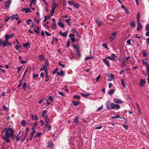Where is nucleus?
Returning <instances> with one entry per match:
<instances>
[{"label":"nucleus","mask_w":149,"mask_h":149,"mask_svg":"<svg viewBox=\"0 0 149 149\" xmlns=\"http://www.w3.org/2000/svg\"><path fill=\"white\" fill-rule=\"evenodd\" d=\"M130 26L133 28H134L135 27V24L134 21H133L131 22Z\"/></svg>","instance_id":"32"},{"label":"nucleus","mask_w":149,"mask_h":149,"mask_svg":"<svg viewBox=\"0 0 149 149\" xmlns=\"http://www.w3.org/2000/svg\"><path fill=\"white\" fill-rule=\"evenodd\" d=\"M56 28V23H53V25L52 26V28L53 30H54Z\"/></svg>","instance_id":"30"},{"label":"nucleus","mask_w":149,"mask_h":149,"mask_svg":"<svg viewBox=\"0 0 149 149\" xmlns=\"http://www.w3.org/2000/svg\"><path fill=\"white\" fill-rule=\"evenodd\" d=\"M79 102H75L74 101H73L72 103L75 106H77L78 105L79 103Z\"/></svg>","instance_id":"42"},{"label":"nucleus","mask_w":149,"mask_h":149,"mask_svg":"<svg viewBox=\"0 0 149 149\" xmlns=\"http://www.w3.org/2000/svg\"><path fill=\"white\" fill-rule=\"evenodd\" d=\"M13 36H14V34L13 33H12L9 35L6 34L5 35V38H6V37L8 38V40L9 38H12Z\"/></svg>","instance_id":"18"},{"label":"nucleus","mask_w":149,"mask_h":149,"mask_svg":"<svg viewBox=\"0 0 149 149\" xmlns=\"http://www.w3.org/2000/svg\"><path fill=\"white\" fill-rule=\"evenodd\" d=\"M47 111L46 110H44L42 113V116L43 118H45L46 116H45V114L47 113Z\"/></svg>","instance_id":"45"},{"label":"nucleus","mask_w":149,"mask_h":149,"mask_svg":"<svg viewBox=\"0 0 149 149\" xmlns=\"http://www.w3.org/2000/svg\"><path fill=\"white\" fill-rule=\"evenodd\" d=\"M46 74L45 81H47L49 79V77L48 75V72L45 73Z\"/></svg>","instance_id":"40"},{"label":"nucleus","mask_w":149,"mask_h":149,"mask_svg":"<svg viewBox=\"0 0 149 149\" xmlns=\"http://www.w3.org/2000/svg\"><path fill=\"white\" fill-rule=\"evenodd\" d=\"M138 24L137 26V30L138 31H139L142 28V25L140 23V21L139 22H137Z\"/></svg>","instance_id":"13"},{"label":"nucleus","mask_w":149,"mask_h":149,"mask_svg":"<svg viewBox=\"0 0 149 149\" xmlns=\"http://www.w3.org/2000/svg\"><path fill=\"white\" fill-rule=\"evenodd\" d=\"M73 5L77 8H78L79 7V4L75 2H74Z\"/></svg>","instance_id":"35"},{"label":"nucleus","mask_w":149,"mask_h":149,"mask_svg":"<svg viewBox=\"0 0 149 149\" xmlns=\"http://www.w3.org/2000/svg\"><path fill=\"white\" fill-rule=\"evenodd\" d=\"M31 117L32 120H38V117L36 115L34 116L32 114L31 115Z\"/></svg>","instance_id":"22"},{"label":"nucleus","mask_w":149,"mask_h":149,"mask_svg":"<svg viewBox=\"0 0 149 149\" xmlns=\"http://www.w3.org/2000/svg\"><path fill=\"white\" fill-rule=\"evenodd\" d=\"M91 58H92V57H91L87 56L85 58V61H86L87 60V59H91Z\"/></svg>","instance_id":"63"},{"label":"nucleus","mask_w":149,"mask_h":149,"mask_svg":"<svg viewBox=\"0 0 149 149\" xmlns=\"http://www.w3.org/2000/svg\"><path fill=\"white\" fill-rule=\"evenodd\" d=\"M111 103H110V101H108L106 102V108L109 110L111 109Z\"/></svg>","instance_id":"6"},{"label":"nucleus","mask_w":149,"mask_h":149,"mask_svg":"<svg viewBox=\"0 0 149 149\" xmlns=\"http://www.w3.org/2000/svg\"><path fill=\"white\" fill-rule=\"evenodd\" d=\"M11 2V1L10 0H8L5 2V5L4 6L5 7V8H4V9H6L8 8L9 7V6H10V3Z\"/></svg>","instance_id":"4"},{"label":"nucleus","mask_w":149,"mask_h":149,"mask_svg":"<svg viewBox=\"0 0 149 149\" xmlns=\"http://www.w3.org/2000/svg\"><path fill=\"white\" fill-rule=\"evenodd\" d=\"M58 70V68H56L54 70H53L52 72L53 74H55L56 73V72Z\"/></svg>","instance_id":"58"},{"label":"nucleus","mask_w":149,"mask_h":149,"mask_svg":"<svg viewBox=\"0 0 149 149\" xmlns=\"http://www.w3.org/2000/svg\"><path fill=\"white\" fill-rule=\"evenodd\" d=\"M19 132H20V131ZM19 133L20 132H19L18 134L16 137H15V139H16V140H15V141H18V140H19V136H18Z\"/></svg>","instance_id":"49"},{"label":"nucleus","mask_w":149,"mask_h":149,"mask_svg":"<svg viewBox=\"0 0 149 149\" xmlns=\"http://www.w3.org/2000/svg\"><path fill=\"white\" fill-rule=\"evenodd\" d=\"M56 73L58 76L60 75L61 76H64L65 75V73L62 70H61L60 72H57Z\"/></svg>","instance_id":"15"},{"label":"nucleus","mask_w":149,"mask_h":149,"mask_svg":"<svg viewBox=\"0 0 149 149\" xmlns=\"http://www.w3.org/2000/svg\"><path fill=\"white\" fill-rule=\"evenodd\" d=\"M137 22H139L140 21V13L138 12L137 14Z\"/></svg>","instance_id":"26"},{"label":"nucleus","mask_w":149,"mask_h":149,"mask_svg":"<svg viewBox=\"0 0 149 149\" xmlns=\"http://www.w3.org/2000/svg\"><path fill=\"white\" fill-rule=\"evenodd\" d=\"M23 47L28 49V48L30 47L29 42L24 44Z\"/></svg>","instance_id":"21"},{"label":"nucleus","mask_w":149,"mask_h":149,"mask_svg":"<svg viewBox=\"0 0 149 149\" xmlns=\"http://www.w3.org/2000/svg\"><path fill=\"white\" fill-rule=\"evenodd\" d=\"M22 80H23V79L22 80H19V82L20 83L17 86L18 88H19L22 85Z\"/></svg>","instance_id":"53"},{"label":"nucleus","mask_w":149,"mask_h":149,"mask_svg":"<svg viewBox=\"0 0 149 149\" xmlns=\"http://www.w3.org/2000/svg\"><path fill=\"white\" fill-rule=\"evenodd\" d=\"M58 25L60 26L62 28H63V27H64V24H63V23H61V22L60 21L58 22Z\"/></svg>","instance_id":"37"},{"label":"nucleus","mask_w":149,"mask_h":149,"mask_svg":"<svg viewBox=\"0 0 149 149\" xmlns=\"http://www.w3.org/2000/svg\"><path fill=\"white\" fill-rule=\"evenodd\" d=\"M107 76L109 77L107 79V80L108 81H111L114 78V76L112 74H110L107 75Z\"/></svg>","instance_id":"7"},{"label":"nucleus","mask_w":149,"mask_h":149,"mask_svg":"<svg viewBox=\"0 0 149 149\" xmlns=\"http://www.w3.org/2000/svg\"><path fill=\"white\" fill-rule=\"evenodd\" d=\"M45 102L46 103L47 105H50L51 104V103L49 101V100L48 99H46L45 100Z\"/></svg>","instance_id":"46"},{"label":"nucleus","mask_w":149,"mask_h":149,"mask_svg":"<svg viewBox=\"0 0 149 149\" xmlns=\"http://www.w3.org/2000/svg\"><path fill=\"white\" fill-rule=\"evenodd\" d=\"M115 91V90L114 89L110 90L108 92V94L110 95H112V94L114 93Z\"/></svg>","instance_id":"24"},{"label":"nucleus","mask_w":149,"mask_h":149,"mask_svg":"<svg viewBox=\"0 0 149 149\" xmlns=\"http://www.w3.org/2000/svg\"><path fill=\"white\" fill-rule=\"evenodd\" d=\"M57 4L55 3L54 2L52 6V9L55 10L56 7L57 6Z\"/></svg>","instance_id":"23"},{"label":"nucleus","mask_w":149,"mask_h":149,"mask_svg":"<svg viewBox=\"0 0 149 149\" xmlns=\"http://www.w3.org/2000/svg\"><path fill=\"white\" fill-rule=\"evenodd\" d=\"M143 56V57H146L147 56V51L146 50H143L142 52Z\"/></svg>","instance_id":"33"},{"label":"nucleus","mask_w":149,"mask_h":149,"mask_svg":"<svg viewBox=\"0 0 149 149\" xmlns=\"http://www.w3.org/2000/svg\"><path fill=\"white\" fill-rule=\"evenodd\" d=\"M146 29L147 31L149 30V24H147L146 26Z\"/></svg>","instance_id":"55"},{"label":"nucleus","mask_w":149,"mask_h":149,"mask_svg":"<svg viewBox=\"0 0 149 149\" xmlns=\"http://www.w3.org/2000/svg\"><path fill=\"white\" fill-rule=\"evenodd\" d=\"M121 83L122 85L123 86L124 88H125L126 87V85L125 84V83L124 82V81L123 79H122L121 80Z\"/></svg>","instance_id":"27"},{"label":"nucleus","mask_w":149,"mask_h":149,"mask_svg":"<svg viewBox=\"0 0 149 149\" xmlns=\"http://www.w3.org/2000/svg\"><path fill=\"white\" fill-rule=\"evenodd\" d=\"M45 129L47 130V132L50 130L51 129V127L50 125L47 124H45Z\"/></svg>","instance_id":"12"},{"label":"nucleus","mask_w":149,"mask_h":149,"mask_svg":"<svg viewBox=\"0 0 149 149\" xmlns=\"http://www.w3.org/2000/svg\"><path fill=\"white\" fill-rule=\"evenodd\" d=\"M58 65L61 66L63 68H64L65 67V65H64L61 64L60 61L58 62Z\"/></svg>","instance_id":"47"},{"label":"nucleus","mask_w":149,"mask_h":149,"mask_svg":"<svg viewBox=\"0 0 149 149\" xmlns=\"http://www.w3.org/2000/svg\"><path fill=\"white\" fill-rule=\"evenodd\" d=\"M146 81L145 79H141L140 80V84L141 86H142L146 83Z\"/></svg>","instance_id":"17"},{"label":"nucleus","mask_w":149,"mask_h":149,"mask_svg":"<svg viewBox=\"0 0 149 149\" xmlns=\"http://www.w3.org/2000/svg\"><path fill=\"white\" fill-rule=\"evenodd\" d=\"M11 20H13L14 19H15L16 20L18 21L19 19V17H18L17 14H15L13 15L12 16L10 17Z\"/></svg>","instance_id":"9"},{"label":"nucleus","mask_w":149,"mask_h":149,"mask_svg":"<svg viewBox=\"0 0 149 149\" xmlns=\"http://www.w3.org/2000/svg\"><path fill=\"white\" fill-rule=\"evenodd\" d=\"M2 108L3 110L6 111H8L9 109L7 107H6L4 105L3 106Z\"/></svg>","instance_id":"43"},{"label":"nucleus","mask_w":149,"mask_h":149,"mask_svg":"<svg viewBox=\"0 0 149 149\" xmlns=\"http://www.w3.org/2000/svg\"><path fill=\"white\" fill-rule=\"evenodd\" d=\"M52 40L53 41H54V42H57L58 41V39L56 38H55L53 37L52 39Z\"/></svg>","instance_id":"51"},{"label":"nucleus","mask_w":149,"mask_h":149,"mask_svg":"<svg viewBox=\"0 0 149 149\" xmlns=\"http://www.w3.org/2000/svg\"><path fill=\"white\" fill-rule=\"evenodd\" d=\"M22 125L23 126H24L25 125L26 122L25 120H22L21 122Z\"/></svg>","instance_id":"52"},{"label":"nucleus","mask_w":149,"mask_h":149,"mask_svg":"<svg viewBox=\"0 0 149 149\" xmlns=\"http://www.w3.org/2000/svg\"><path fill=\"white\" fill-rule=\"evenodd\" d=\"M38 75L37 74H33V78H36L38 77Z\"/></svg>","instance_id":"56"},{"label":"nucleus","mask_w":149,"mask_h":149,"mask_svg":"<svg viewBox=\"0 0 149 149\" xmlns=\"http://www.w3.org/2000/svg\"><path fill=\"white\" fill-rule=\"evenodd\" d=\"M59 33L62 36H63L64 37H66L67 35V32H64L63 33L61 31H60L59 32Z\"/></svg>","instance_id":"16"},{"label":"nucleus","mask_w":149,"mask_h":149,"mask_svg":"<svg viewBox=\"0 0 149 149\" xmlns=\"http://www.w3.org/2000/svg\"><path fill=\"white\" fill-rule=\"evenodd\" d=\"M102 45L105 48H108L107 45L106 43H104L102 44Z\"/></svg>","instance_id":"50"},{"label":"nucleus","mask_w":149,"mask_h":149,"mask_svg":"<svg viewBox=\"0 0 149 149\" xmlns=\"http://www.w3.org/2000/svg\"><path fill=\"white\" fill-rule=\"evenodd\" d=\"M74 2L73 1H68V3L70 5H73Z\"/></svg>","instance_id":"54"},{"label":"nucleus","mask_w":149,"mask_h":149,"mask_svg":"<svg viewBox=\"0 0 149 149\" xmlns=\"http://www.w3.org/2000/svg\"><path fill=\"white\" fill-rule=\"evenodd\" d=\"M116 37V36H114V37L113 38L112 36H111L109 38V39H111V41L112 42L113 41V40L114 39V38Z\"/></svg>","instance_id":"62"},{"label":"nucleus","mask_w":149,"mask_h":149,"mask_svg":"<svg viewBox=\"0 0 149 149\" xmlns=\"http://www.w3.org/2000/svg\"><path fill=\"white\" fill-rule=\"evenodd\" d=\"M77 55L79 56H81V55L79 51V49H77Z\"/></svg>","instance_id":"61"},{"label":"nucleus","mask_w":149,"mask_h":149,"mask_svg":"<svg viewBox=\"0 0 149 149\" xmlns=\"http://www.w3.org/2000/svg\"><path fill=\"white\" fill-rule=\"evenodd\" d=\"M111 109H115L116 110L119 109L120 107V106L118 104H115L113 103H111Z\"/></svg>","instance_id":"3"},{"label":"nucleus","mask_w":149,"mask_h":149,"mask_svg":"<svg viewBox=\"0 0 149 149\" xmlns=\"http://www.w3.org/2000/svg\"><path fill=\"white\" fill-rule=\"evenodd\" d=\"M95 22L98 26H100L102 25V23L98 19H96L95 20Z\"/></svg>","instance_id":"19"},{"label":"nucleus","mask_w":149,"mask_h":149,"mask_svg":"<svg viewBox=\"0 0 149 149\" xmlns=\"http://www.w3.org/2000/svg\"><path fill=\"white\" fill-rule=\"evenodd\" d=\"M5 131V133L4 135L2 136V139L5 141L7 143L10 142L9 138L11 135L13 133V131L11 128H5L3 131Z\"/></svg>","instance_id":"1"},{"label":"nucleus","mask_w":149,"mask_h":149,"mask_svg":"<svg viewBox=\"0 0 149 149\" xmlns=\"http://www.w3.org/2000/svg\"><path fill=\"white\" fill-rule=\"evenodd\" d=\"M22 11H25V13H29L31 12V10H30V8H23L22 9Z\"/></svg>","instance_id":"14"},{"label":"nucleus","mask_w":149,"mask_h":149,"mask_svg":"<svg viewBox=\"0 0 149 149\" xmlns=\"http://www.w3.org/2000/svg\"><path fill=\"white\" fill-rule=\"evenodd\" d=\"M41 134V132L37 133L35 135L36 138L39 137Z\"/></svg>","instance_id":"44"},{"label":"nucleus","mask_w":149,"mask_h":149,"mask_svg":"<svg viewBox=\"0 0 149 149\" xmlns=\"http://www.w3.org/2000/svg\"><path fill=\"white\" fill-rule=\"evenodd\" d=\"M116 118H121L119 116V115H117L116 116H113L111 117L112 119H114Z\"/></svg>","instance_id":"39"},{"label":"nucleus","mask_w":149,"mask_h":149,"mask_svg":"<svg viewBox=\"0 0 149 149\" xmlns=\"http://www.w3.org/2000/svg\"><path fill=\"white\" fill-rule=\"evenodd\" d=\"M5 39V40H2V45L3 47L8 46L11 45L12 43L8 42V38L6 37Z\"/></svg>","instance_id":"2"},{"label":"nucleus","mask_w":149,"mask_h":149,"mask_svg":"<svg viewBox=\"0 0 149 149\" xmlns=\"http://www.w3.org/2000/svg\"><path fill=\"white\" fill-rule=\"evenodd\" d=\"M49 120L48 118H47V115H46V117H45V122L46 123L45 124H48V123L49 122Z\"/></svg>","instance_id":"34"},{"label":"nucleus","mask_w":149,"mask_h":149,"mask_svg":"<svg viewBox=\"0 0 149 149\" xmlns=\"http://www.w3.org/2000/svg\"><path fill=\"white\" fill-rule=\"evenodd\" d=\"M103 61L107 67H109L110 66L109 62L106 58H103Z\"/></svg>","instance_id":"10"},{"label":"nucleus","mask_w":149,"mask_h":149,"mask_svg":"<svg viewBox=\"0 0 149 149\" xmlns=\"http://www.w3.org/2000/svg\"><path fill=\"white\" fill-rule=\"evenodd\" d=\"M143 64L146 66V70L147 73H149V66L148 63L147 62L145 61L144 59L143 60Z\"/></svg>","instance_id":"5"},{"label":"nucleus","mask_w":149,"mask_h":149,"mask_svg":"<svg viewBox=\"0 0 149 149\" xmlns=\"http://www.w3.org/2000/svg\"><path fill=\"white\" fill-rule=\"evenodd\" d=\"M81 95H82V96L84 97H87L89 96L90 95V94L88 93L84 94L83 93H81Z\"/></svg>","instance_id":"29"},{"label":"nucleus","mask_w":149,"mask_h":149,"mask_svg":"<svg viewBox=\"0 0 149 149\" xmlns=\"http://www.w3.org/2000/svg\"><path fill=\"white\" fill-rule=\"evenodd\" d=\"M34 31L36 33L38 34L39 33V27H34Z\"/></svg>","instance_id":"25"},{"label":"nucleus","mask_w":149,"mask_h":149,"mask_svg":"<svg viewBox=\"0 0 149 149\" xmlns=\"http://www.w3.org/2000/svg\"><path fill=\"white\" fill-rule=\"evenodd\" d=\"M101 76L100 75H99L96 78V81L97 82L100 78Z\"/></svg>","instance_id":"60"},{"label":"nucleus","mask_w":149,"mask_h":149,"mask_svg":"<svg viewBox=\"0 0 149 149\" xmlns=\"http://www.w3.org/2000/svg\"><path fill=\"white\" fill-rule=\"evenodd\" d=\"M53 146V143L52 142H49L48 143L47 146L48 147L51 148Z\"/></svg>","instance_id":"38"},{"label":"nucleus","mask_w":149,"mask_h":149,"mask_svg":"<svg viewBox=\"0 0 149 149\" xmlns=\"http://www.w3.org/2000/svg\"><path fill=\"white\" fill-rule=\"evenodd\" d=\"M47 66H46L45 65H44L43 66V67H41V69H40V71L44 70L45 71V72L46 73L47 72Z\"/></svg>","instance_id":"20"},{"label":"nucleus","mask_w":149,"mask_h":149,"mask_svg":"<svg viewBox=\"0 0 149 149\" xmlns=\"http://www.w3.org/2000/svg\"><path fill=\"white\" fill-rule=\"evenodd\" d=\"M79 118L78 117H76L74 120V122L75 123L77 124L79 123Z\"/></svg>","instance_id":"31"},{"label":"nucleus","mask_w":149,"mask_h":149,"mask_svg":"<svg viewBox=\"0 0 149 149\" xmlns=\"http://www.w3.org/2000/svg\"><path fill=\"white\" fill-rule=\"evenodd\" d=\"M48 98L49 101L51 102H52L54 100V98L51 96H49Z\"/></svg>","instance_id":"36"},{"label":"nucleus","mask_w":149,"mask_h":149,"mask_svg":"<svg viewBox=\"0 0 149 149\" xmlns=\"http://www.w3.org/2000/svg\"><path fill=\"white\" fill-rule=\"evenodd\" d=\"M55 10L53 9H51L50 11V13L51 16H52L53 15V14Z\"/></svg>","instance_id":"41"},{"label":"nucleus","mask_w":149,"mask_h":149,"mask_svg":"<svg viewBox=\"0 0 149 149\" xmlns=\"http://www.w3.org/2000/svg\"><path fill=\"white\" fill-rule=\"evenodd\" d=\"M31 21V19H29L26 21V23L28 25H29L30 24L29 22Z\"/></svg>","instance_id":"64"},{"label":"nucleus","mask_w":149,"mask_h":149,"mask_svg":"<svg viewBox=\"0 0 149 149\" xmlns=\"http://www.w3.org/2000/svg\"><path fill=\"white\" fill-rule=\"evenodd\" d=\"M32 129L33 130V131L31 133L30 137L31 140H32L33 136L36 132V129L35 128H32Z\"/></svg>","instance_id":"11"},{"label":"nucleus","mask_w":149,"mask_h":149,"mask_svg":"<svg viewBox=\"0 0 149 149\" xmlns=\"http://www.w3.org/2000/svg\"><path fill=\"white\" fill-rule=\"evenodd\" d=\"M20 45H18H18H16L15 46V48L17 50H18V49L19 48H20Z\"/></svg>","instance_id":"57"},{"label":"nucleus","mask_w":149,"mask_h":149,"mask_svg":"<svg viewBox=\"0 0 149 149\" xmlns=\"http://www.w3.org/2000/svg\"><path fill=\"white\" fill-rule=\"evenodd\" d=\"M113 102L115 103H116L118 104H122L123 103V102L122 101L119 99L117 98H115L114 99Z\"/></svg>","instance_id":"8"},{"label":"nucleus","mask_w":149,"mask_h":149,"mask_svg":"<svg viewBox=\"0 0 149 149\" xmlns=\"http://www.w3.org/2000/svg\"><path fill=\"white\" fill-rule=\"evenodd\" d=\"M106 58L109 59L110 60H113V61H115V59L113 58V56H107L106 57Z\"/></svg>","instance_id":"28"},{"label":"nucleus","mask_w":149,"mask_h":149,"mask_svg":"<svg viewBox=\"0 0 149 149\" xmlns=\"http://www.w3.org/2000/svg\"><path fill=\"white\" fill-rule=\"evenodd\" d=\"M102 108H103L102 106H100V107L98 108L97 109V111H100L102 110Z\"/></svg>","instance_id":"48"},{"label":"nucleus","mask_w":149,"mask_h":149,"mask_svg":"<svg viewBox=\"0 0 149 149\" xmlns=\"http://www.w3.org/2000/svg\"><path fill=\"white\" fill-rule=\"evenodd\" d=\"M10 137H12L13 140H14L15 138V137L13 133L12 134V135H11Z\"/></svg>","instance_id":"59"}]
</instances>
